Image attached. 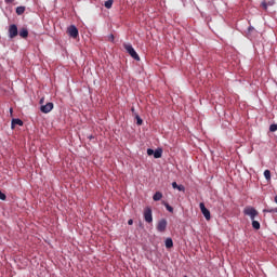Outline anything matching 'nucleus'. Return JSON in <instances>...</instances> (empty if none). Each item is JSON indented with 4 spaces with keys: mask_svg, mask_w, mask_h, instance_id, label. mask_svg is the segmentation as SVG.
<instances>
[{
    "mask_svg": "<svg viewBox=\"0 0 277 277\" xmlns=\"http://www.w3.org/2000/svg\"><path fill=\"white\" fill-rule=\"evenodd\" d=\"M264 177L266 179V181H272V172L269 170H265Z\"/></svg>",
    "mask_w": 277,
    "mask_h": 277,
    "instance_id": "obj_19",
    "label": "nucleus"
},
{
    "mask_svg": "<svg viewBox=\"0 0 277 277\" xmlns=\"http://www.w3.org/2000/svg\"><path fill=\"white\" fill-rule=\"evenodd\" d=\"M8 196L3 192L0 190V200H5Z\"/></svg>",
    "mask_w": 277,
    "mask_h": 277,
    "instance_id": "obj_25",
    "label": "nucleus"
},
{
    "mask_svg": "<svg viewBox=\"0 0 277 277\" xmlns=\"http://www.w3.org/2000/svg\"><path fill=\"white\" fill-rule=\"evenodd\" d=\"M131 111H132V114H134V116H135V114H136V113H135V107H132V108H131Z\"/></svg>",
    "mask_w": 277,
    "mask_h": 277,
    "instance_id": "obj_29",
    "label": "nucleus"
},
{
    "mask_svg": "<svg viewBox=\"0 0 277 277\" xmlns=\"http://www.w3.org/2000/svg\"><path fill=\"white\" fill-rule=\"evenodd\" d=\"M173 189H177L179 192H185V186L184 185H179L176 182L172 183Z\"/></svg>",
    "mask_w": 277,
    "mask_h": 277,
    "instance_id": "obj_14",
    "label": "nucleus"
},
{
    "mask_svg": "<svg viewBox=\"0 0 277 277\" xmlns=\"http://www.w3.org/2000/svg\"><path fill=\"white\" fill-rule=\"evenodd\" d=\"M164 207L169 213H174V208H172V206H170L168 202L164 203Z\"/></svg>",
    "mask_w": 277,
    "mask_h": 277,
    "instance_id": "obj_22",
    "label": "nucleus"
},
{
    "mask_svg": "<svg viewBox=\"0 0 277 277\" xmlns=\"http://www.w3.org/2000/svg\"><path fill=\"white\" fill-rule=\"evenodd\" d=\"M14 0H5V3H12Z\"/></svg>",
    "mask_w": 277,
    "mask_h": 277,
    "instance_id": "obj_30",
    "label": "nucleus"
},
{
    "mask_svg": "<svg viewBox=\"0 0 277 277\" xmlns=\"http://www.w3.org/2000/svg\"><path fill=\"white\" fill-rule=\"evenodd\" d=\"M128 224H129V226H133V220L130 219V220L128 221Z\"/></svg>",
    "mask_w": 277,
    "mask_h": 277,
    "instance_id": "obj_28",
    "label": "nucleus"
},
{
    "mask_svg": "<svg viewBox=\"0 0 277 277\" xmlns=\"http://www.w3.org/2000/svg\"><path fill=\"white\" fill-rule=\"evenodd\" d=\"M275 202H276V205H277V196H275Z\"/></svg>",
    "mask_w": 277,
    "mask_h": 277,
    "instance_id": "obj_32",
    "label": "nucleus"
},
{
    "mask_svg": "<svg viewBox=\"0 0 277 277\" xmlns=\"http://www.w3.org/2000/svg\"><path fill=\"white\" fill-rule=\"evenodd\" d=\"M251 31H254V27L253 26H249L248 27V34H250Z\"/></svg>",
    "mask_w": 277,
    "mask_h": 277,
    "instance_id": "obj_27",
    "label": "nucleus"
},
{
    "mask_svg": "<svg viewBox=\"0 0 277 277\" xmlns=\"http://www.w3.org/2000/svg\"><path fill=\"white\" fill-rule=\"evenodd\" d=\"M161 198H163V193H161V192H156L153 196V200L155 202H159V200H161Z\"/></svg>",
    "mask_w": 277,
    "mask_h": 277,
    "instance_id": "obj_11",
    "label": "nucleus"
},
{
    "mask_svg": "<svg viewBox=\"0 0 277 277\" xmlns=\"http://www.w3.org/2000/svg\"><path fill=\"white\" fill-rule=\"evenodd\" d=\"M275 211H276V213H277V208H276V210H275Z\"/></svg>",
    "mask_w": 277,
    "mask_h": 277,
    "instance_id": "obj_34",
    "label": "nucleus"
},
{
    "mask_svg": "<svg viewBox=\"0 0 277 277\" xmlns=\"http://www.w3.org/2000/svg\"><path fill=\"white\" fill-rule=\"evenodd\" d=\"M199 208H200V211H201L203 217H206V220H211V211H209V209H207V207L205 206L203 202L199 203Z\"/></svg>",
    "mask_w": 277,
    "mask_h": 277,
    "instance_id": "obj_6",
    "label": "nucleus"
},
{
    "mask_svg": "<svg viewBox=\"0 0 277 277\" xmlns=\"http://www.w3.org/2000/svg\"><path fill=\"white\" fill-rule=\"evenodd\" d=\"M23 127V120H21L19 118L16 119H12L11 122V129H14V127Z\"/></svg>",
    "mask_w": 277,
    "mask_h": 277,
    "instance_id": "obj_9",
    "label": "nucleus"
},
{
    "mask_svg": "<svg viewBox=\"0 0 277 277\" xmlns=\"http://www.w3.org/2000/svg\"><path fill=\"white\" fill-rule=\"evenodd\" d=\"M158 233H166V228H168V220L161 219L157 224Z\"/></svg>",
    "mask_w": 277,
    "mask_h": 277,
    "instance_id": "obj_4",
    "label": "nucleus"
},
{
    "mask_svg": "<svg viewBox=\"0 0 277 277\" xmlns=\"http://www.w3.org/2000/svg\"><path fill=\"white\" fill-rule=\"evenodd\" d=\"M269 131H271V133L276 132V131H277V123L271 124V126H269Z\"/></svg>",
    "mask_w": 277,
    "mask_h": 277,
    "instance_id": "obj_23",
    "label": "nucleus"
},
{
    "mask_svg": "<svg viewBox=\"0 0 277 277\" xmlns=\"http://www.w3.org/2000/svg\"><path fill=\"white\" fill-rule=\"evenodd\" d=\"M134 117H135L137 127H142V124H144V120L142 119V117H140L137 113H135Z\"/></svg>",
    "mask_w": 277,
    "mask_h": 277,
    "instance_id": "obj_16",
    "label": "nucleus"
},
{
    "mask_svg": "<svg viewBox=\"0 0 277 277\" xmlns=\"http://www.w3.org/2000/svg\"><path fill=\"white\" fill-rule=\"evenodd\" d=\"M252 222V228H254V230H260L261 229V223L256 220L253 219Z\"/></svg>",
    "mask_w": 277,
    "mask_h": 277,
    "instance_id": "obj_17",
    "label": "nucleus"
},
{
    "mask_svg": "<svg viewBox=\"0 0 277 277\" xmlns=\"http://www.w3.org/2000/svg\"><path fill=\"white\" fill-rule=\"evenodd\" d=\"M123 49H126L127 53H129V55L133 60H135L136 62H140V55L137 54V52L135 51V49L133 48V45L131 43H124Z\"/></svg>",
    "mask_w": 277,
    "mask_h": 277,
    "instance_id": "obj_1",
    "label": "nucleus"
},
{
    "mask_svg": "<svg viewBox=\"0 0 277 277\" xmlns=\"http://www.w3.org/2000/svg\"><path fill=\"white\" fill-rule=\"evenodd\" d=\"M108 40L110 42H114V40H115L114 34L108 35Z\"/></svg>",
    "mask_w": 277,
    "mask_h": 277,
    "instance_id": "obj_26",
    "label": "nucleus"
},
{
    "mask_svg": "<svg viewBox=\"0 0 277 277\" xmlns=\"http://www.w3.org/2000/svg\"><path fill=\"white\" fill-rule=\"evenodd\" d=\"M44 103V97L40 100V104L42 105Z\"/></svg>",
    "mask_w": 277,
    "mask_h": 277,
    "instance_id": "obj_31",
    "label": "nucleus"
},
{
    "mask_svg": "<svg viewBox=\"0 0 277 277\" xmlns=\"http://www.w3.org/2000/svg\"><path fill=\"white\" fill-rule=\"evenodd\" d=\"M53 103L52 102H48L45 105H41L40 107V111L42 114H50V111H53Z\"/></svg>",
    "mask_w": 277,
    "mask_h": 277,
    "instance_id": "obj_7",
    "label": "nucleus"
},
{
    "mask_svg": "<svg viewBox=\"0 0 277 277\" xmlns=\"http://www.w3.org/2000/svg\"><path fill=\"white\" fill-rule=\"evenodd\" d=\"M105 8L107 10H111V5H114V0H107L105 3H104Z\"/></svg>",
    "mask_w": 277,
    "mask_h": 277,
    "instance_id": "obj_20",
    "label": "nucleus"
},
{
    "mask_svg": "<svg viewBox=\"0 0 277 277\" xmlns=\"http://www.w3.org/2000/svg\"><path fill=\"white\" fill-rule=\"evenodd\" d=\"M147 155H148L149 157H151V155H155V149L148 148V149H147Z\"/></svg>",
    "mask_w": 277,
    "mask_h": 277,
    "instance_id": "obj_24",
    "label": "nucleus"
},
{
    "mask_svg": "<svg viewBox=\"0 0 277 277\" xmlns=\"http://www.w3.org/2000/svg\"><path fill=\"white\" fill-rule=\"evenodd\" d=\"M243 213L246 215H249L251 221H254L256 219V215H259V211H256V209H254V207L245 208Z\"/></svg>",
    "mask_w": 277,
    "mask_h": 277,
    "instance_id": "obj_2",
    "label": "nucleus"
},
{
    "mask_svg": "<svg viewBox=\"0 0 277 277\" xmlns=\"http://www.w3.org/2000/svg\"><path fill=\"white\" fill-rule=\"evenodd\" d=\"M263 213H276V208H265Z\"/></svg>",
    "mask_w": 277,
    "mask_h": 277,
    "instance_id": "obj_21",
    "label": "nucleus"
},
{
    "mask_svg": "<svg viewBox=\"0 0 277 277\" xmlns=\"http://www.w3.org/2000/svg\"><path fill=\"white\" fill-rule=\"evenodd\" d=\"M162 155H163V149H161V148H157V149L154 151V158H155V159H161Z\"/></svg>",
    "mask_w": 277,
    "mask_h": 277,
    "instance_id": "obj_12",
    "label": "nucleus"
},
{
    "mask_svg": "<svg viewBox=\"0 0 277 277\" xmlns=\"http://www.w3.org/2000/svg\"><path fill=\"white\" fill-rule=\"evenodd\" d=\"M18 36V27L16 24H12L9 27V38H16Z\"/></svg>",
    "mask_w": 277,
    "mask_h": 277,
    "instance_id": "obj_8",
    "label": "nucleus"
},
{
    "mask_svg": "<svg viewBox=\"0 0 277 277\" xmlns=\"http://www.w3.org/2000/svg\"><path fill=\"white\" fill-rule=\"evenodd\" d=\"M23 14H25V6H17L16 8V15L21 16Z\"/></svg>",
    "mask_w": 277,
    "mask_h": 277,
    "instance_id": "obj_18",
    "label": "nucleus"
},
{
    "mask_svg": "<svg viewBox=\"0 0 277 277\" xmlns=\"http://www.w3.org/2000/svg\"><path fill=\"white\" fill-rule=\"evenodd\" d=\"M144 220L145 222H147L148 224L153 223V209H150V207H146L144 209Z\"/></svg>",
    "mask_w": 277,
    "mask_h": 277,
    "instance_id": "obj_3",
    "label": "nucleus"
},
{
    "mask_svg": "<svg viewBox=\"0 0 277 277\" xmlns=\"http://www.w3.org/2000/svg\"><path fill=\"white\" fill-rule=\"evenodd\" d=\"M164 246L168 249L174 248V241L172 240V238H167L166 241H164Z\"/></svg>",
    "mask_w": 277,
    "mask_h": 277,
    "instance_id": "obj_15",
    "label": "nucleus"
},
{
    "mask_svg": "<svg viewBox=\"0 0 277 277\" xmlns=\"http://www.w3.org/2000/svg\"><path fill=\"white\" fill-rule=\"evenodd\" d=\"M18 35L21 36V38H28L29 30L27 28H22V29H19Z\"/></svg>",
    "mask_w": 277,
    "mask_h": 277,
    "instance_id": "obj_10",
    "label": "nucleus"
},
{
    "mask_svg": "<svg viewBox=\"0 0 277 277\" xmlns=\"http://www.w3.org/2000/svg\"><path fill=\"white\" fill-rule=\"evenodd\" d=\"M67 34H68V36H70V38H78V36H79V29L77 28V26L70 25V26L67 28Z\"/></svg>",
    "mask_w": 277,
    "mask_h": 277,
    "instance_id": "obj_5",
    "label": "nucleus"
},
{
    "mask_svg": "<svg viewBox=\"0 0 277 277\" xmlns=\"http://www.w3.org/2000/svg\"><path fill=\"white\" fill-rule=\"evenodd\" d=\"M10 111H11V114H12V108H10Z\"/></svg>",
    "mask_w": 277,
    "mask_h": 277,
    "instance_id": "obj_33",
    "label": "nucleus"
},
{
    "mask_svg": "<svg viewBox=\"0 0 277 277\" xmlns=\"http://www.w3.org/2000/svg\"><path fill=\"white\" fill-rule=\"evenodd\" d=\"M263 10L267 11V6L268 5H274V0H269V1H266L264 0L262 3H261Z\"/></svg>",
    "mask_w": 277,
    "mask_h": 277,
    "instance_id": "obj_13",
    "label": "nucleus"
}]
</instances>
